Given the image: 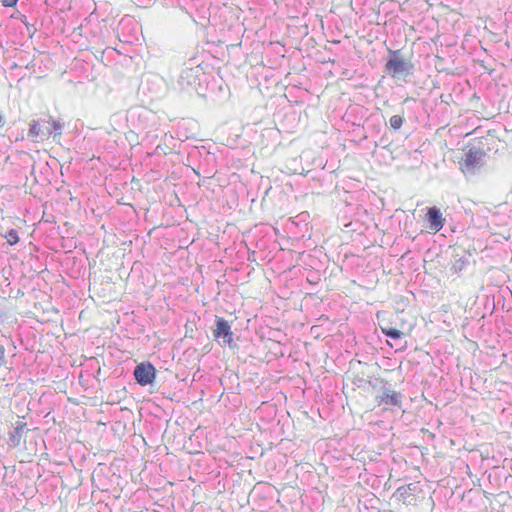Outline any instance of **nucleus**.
Returning <instances> with one entry per match:
<instances>
[{
    "instance_id": "obj_13",
    "label": "nucleus",
    "mask_w": 512,
    "mask_h": 512,
    "mask_svg": "<svg viewBox=\"0 0 512 512\" xmlns=\"http://www.w3.org/2000/svg\"><path fill=\"white\" fill-rule=\"evenodd\" d=\"M5 238L10 245H15L19 242V236L16 229H10L7 231Z\"/></svg>"
},
{
    "instance_id": "obj_12",
    "label": "nucleus",
    "mask_w": 512,
    "mask_h": 512,
    "mask_svg": "<svg viewBox=\"0 0 512 512\" xmlns=\"http://www.w3.org/2000/svg\"><path fill=\"white\" fill-rule=\"evenodd\" d=\"M468 263H469L468 258L465 256H462L455 260V262L453 263V265L451 267V271L456 274L460 273L466 268Z\"/></svg>"
},
{
    "instance_id": "obj_18",
    "label": "nucleus",
    "mask_w": 512,
    "mask_h": 512,
    "mask_svg": "<svg viewBox=\"0 0 512 512\" xmlns=\"http://www.w3.org/2000/svg\"><path fill=\"white\" fill-rule=\"evenodd\" d=\"M24 295V292L21 289H18L15 295V298L21 297Z\"/></svg>"
},
{
    "instance_id": "obj_9",
    "label": "nucleus",
    "mask_w": 512,
    "mask_h": 512,
    "mask_svg": "<svg viewBox=\"0 0 512 512\" xmlns=\"http://www.w3.org/2000/svg\"><path fill=\"white\" fill-rule=\"evenodd\" d=\"M25 430H28L25 422L16 423L14 429L9 432L8 444L11 448H16L20 445Z\"/></svg>"
},
{
    "instance_id": "obj_21",
    "label": "nucleus",
    "mask_w": 512,
    "mask_h": 512,
    "mask_svg": "<svg viewBox=\"0 0 512 512\" xmlns=\"http://www.w3.org/2000/svg\"><path fill=\"white\" fill-rule=\"evenodd\" d=\"M124 21H125V20H124V19H122V21L120 22V26H121V27H123V25H124Z\"/></svg>"
},
{
    "instance_id": "obj_19",
    "label": "nucleus",
    "mask_w": 512,
    "mask_h": 512,
    "mask_svg": "<svg viewBox=\"0 0 512 512\" xmlns=\"http://www.w3.org/2000/svg\"><path fill=\"white\" fill-rule=\"evenodd\" d=\"M404 348H406V341H404L402 345L399 344V347L396 350H402Z\"/></svg>"
},
{
    "instance_id": "obj_8",
    "label": "nucleus",
    "mask_w": 512,
    "mask_h": 512,
    "mask_svg": "<svg viewBox=\"0 0 512 512\" xmlns=\"http://www.w3.org/2000/svg\"><path fill=\"white\" fill-rule=\"evenodd\" d=\"M51 136V129L47 124H44L42 121L33 120L30 123V128L28 131V137L31 139L40 138L42 140L48 139Z\"/></svg>"
},
{
    "instance_id": "obj_14",
    "label": "nucleus",
    "mask_w": 512,
    "mask_h": 512,
    "mask_svg": "<svg viewBox=\"0 0 512 512\" xmlns=\"http://www.w3.org/2000/svg\"><path fill=\"white\" fill-rule=\"evenodd\" d=\"M404 122V119L402 116L400 115H393L390 120H389V123H390V126L391 128H393L394 130H398L401 128L402 124Z\"/></svg>"
},
{
    "instance_id": "obj_7",
    "label": "nucleus",
    "mask_w": 512,
    "mask_h": 512,
    "mask_svg": "<svg viewBox=\"0 0 512 512\" xmlns=\"http://www.w3.org/2000/svg\"><path fill=\"white\" fill-rule=\"evenodd\" d=\"M426 219L429 223V228L434 232H439L445 224V218L441 210L436 206L427 208Z\"/></svg>"
},
{
    "instance_id": "obj_17",
    "label": "nucleus",
    "mask_w": 512,
    "mask_h": 512,
    "mask_svg": "<svg viewBox=\"0 0 512 512\" xmlns=\"http://www.w3.org/2000/svg\"><path fill=\"white\" fill-rule=\"evenodd\" d=\"M5 357V348L0 345V363L4 360Z\"/></svg>"
},
{
    "instance_id": "obj_11",
    "label": "nucleus",
    "mask_w": 512,
    "mask_h": 512,
    "mask_svg": "<svg viewBox=\"0 0 512 512\" xmlns=\"http://www.w3.org/2000/svg\"><path fill=\"white\" fill-rule=\"evenodd\" d=\"M382 332L383 334L394 340V341H398V340H401L404 336V333L396 328H393V327H390V328H382Z\"/></svg>"
},
{
    "instance_id": "obj_6",
    "label": "nucleus",
    "mask_w": 512,
    "mask_h": 512,
    "mask_svg": "<svg viewBox=\"0 0 512 512\" xmlns=\"http://www.w3.org/2000/svg\"><path fill=\"white\" fill-rule=\"evenodd\" d=\"M413 65L399 57V51H393L386 63V70L393 76L409 74Z\"/></svg>"
},
{
    "instance_id": "obj_20",
    "label": "nucleus",
    "mask_w": 512,
    "mask_h": 512,
    "mask_svg": "<svg viewBox=\"0 0 512 512\" xmlns=\"http://www.w3.org/2000/svg\"><path fill=\"white\" fill-rule=\"evenodd\" d=\"M5 282H7L6 287H9L10 286V282L8 281L7 278H5Z\"/></svg>"
},
{
    "instance_id": "obj_2",
    "label": "nucleus",
    "mask_w": 512,
    "mask_h": 512,
    "mask_svg": "<svg viewBox=\"0 0 512 512\" xmlns=\"http://www.w3.org/2000/svg\"><path fill=\"white\" fill-rule=\"evenodd\" d=\"M204 75L203 69L200 66L185 68L179 75L178 85L182 90L192 89L198 92L197 85H200Z\"/></svg>"
},
{
    "instance_id": "obj_10",
    "label": "nucleus",
    "mask_w": 512,
    "mask_h": 512,
    "mask_svg": "<svg viewBox=\"0 0 512 512\" xmlns=\"http://www.w3.org/2000/svg\"><path fill=\"white\" fill-rule=\"evenodd\" d=\"M42 122L49 126L51 129V135L54 134V137L60 136L62 134L64 124L61 121L49 118L48 120H42Z\"/></svg>"
},
{
    "instance_id": "obj_4",
    "label": "nucleus",
    "mask_w": 512,
    "mask_h": 512,
    "mask_svg": "<svg viewBox=\"0 0 512 512\" xmlns=\"http://www.w3.org/2000/svg\"><path fill=\"white\" fill-rule=\"evenodd\" d=\"M156 374L157 370L155 366L149 361L137 364L133 371L136 383L143 387L152 385L155 382Z\"/></svg>"
},
{
    "instance_id": "obj_3",
    "label": "nucleus",
    "mask_w": 512,
    "mask_h": 512,
    "mask_svg": "<svg viewBox=\"0 0 512 512\" xmlns=\"http://www.w3.org/2000/svg\"><path fill=\"white\" fill-rule=\"evenodd\" d=\"M213 335L222 346L228 345L231 348L237 346L233 339V332L229 322L222 317H216Z\"/></svg>"
},
{
    "instance_id": "obj_5",
    "label": "nucleus",
    "mask_w": 512,
    "mask_h": 512,
    "mask_svg": "<svg viewBox=\"0 0 512 512\" xmlns=\"http://www.w3.org/2000/svg\"><path fill=\"white\" fill-rule=\"evenodd\" d=\"M379 383L381 384V394L376 396V400L380 404H384L386 406H394L401 409L402 400L404 397L403 394L401 392L392 390L391 385L387 381H379Z\"/></svg>"
},
{
    "instance_id": "obj_15",
    "label": "nucleus",
    "mask_w": 512,
    "mask_h": 512,
    "mask_svg": "<svg viewBox=\"0 0 512 512\" xmlns=\"http://www.w3.org/2000/svg\"><path fill=\"white\" fill-rule=\"evenodd\" d=\"M17 2L18 0H1V3L4 7H14Z\"/></svg>"
},
{
    "instance_id": "obj_1",
    "label": "nucleus",
    "mask_w": 512,
    "mask_h": 512,
    "mask_svg": "<svg viewBox=\"0 0 512 512\" xmlns=\"http://www.w3.org/2000/svg\"><path fill=\"white\" fill-rule=\"evenodd\" d=\"M486 152L480 147L469 148L459 162L460 169L464 173L475 174L485 164Z\"/></svg>"
},
{
    "instance_id": "obj_16",
    "label": "nucleus",
    "mask_w": 512,
    "mask_h": 512,
    "mask_svg": "<svg viewBox=\"0 0 512 512\" xmlns=\"http://www.w3.org/2000/svg\"><path fill=\"white\" fill-rule=\"evenodd\" d=\"M379 381H385L384 379H381V378H378V379H375L374 381H369V385L373 388V389H377L381 387V384L379 383Z\"/></svg>"
}]
</instances>
